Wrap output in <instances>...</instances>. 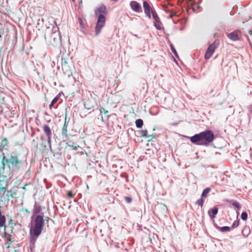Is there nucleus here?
Returning <instances> with one entry per match:
<instances>
[{"instance_id":"f257e3e1","label":"nucleus","mask_w":252,"mask_h":252,"mask_svg":"<svg viewBox=\"0 0 252 252\" xmlns=\"http://www.w3.org/2000/svg\"><path fill=\"white\" fill-rule=\"evenodd\" d=\"M44 225V220L42 216L38 215L36 216L33 221V226L30 230V248L33 252L35 248V244L37 238L40 235Z\"/></svg>"},{"instance_id":"f03ea898","label":"nucleus","mask_w":252,"mask_h":252,"mask_svg":"<svg viewBox=\"0 0 252 252\" xmlns=\"http://www.w3.org/2000/svg\"><path fill=\"white\" fill-rule=\"evenodd\" d=\"M215 135L211 130H206L190 137V141L197 145L208 146L215 139Z\"/></svg>"},{"instance_id":"7ed1b4c3","label":"nucleus","mask_w":252,"mask_h":252,"mask_svg":"<svg viewBox=\"0 0 252 252\" xmlns=\"http://www.w3.org/2000/svg\"><path fill=\"white\" fill-rule=\"evenodd\" d=\"M106 14V7L104 5H100L95 11V14L97 17V21L95 28V36L98 35L101 29L104 26L106 21L105 15Z\"/></svg>"},{"instance_id":"20e7f679","label":"nucleus","mask_w":252,"mask_h":252,"mask_svg":"<svg viewBox=\"0 0 252 252\" xmlns=\"http://www.w3.org/2000/svg\"><path fill=\"white\" fill-rule=\"evenodd\" d=\"M9 163L11 165L12 168L19 169L21 164V161L19 160L17 157L15 156H11L9 159H7L3 154V158L1 161L2 164V168H5L6 163Z\"/></svg>"},{"instance_id":"39448f33","label":"nucleus","mask_w":252,"mask_h":252,"mask_svg":"<svg viewBox=\"0 0 252 252\" xmlns=\"http://www.w3.org/2000/svg\"><path fill=\"white\" fill-rule=\"evenodd\" d=\"M50 42L54 45H56L60 42L61 38L58 27H53L52 32L50 36Z\"/></svg>"},{"instance_id":"423d86ee","label":"nucleus","mask_w":252,"mask_h":252,"mask_svg":"<svg viewBox=\"0 0 252 252\" xmlns=\"http://www.w3.org/2000/svg\"><path fill=\"white\" fill-rule=\"evenodd\" d=\"M219 44L218 40H215L212 44H210L208 47L205 54V59H209L214 53L215 49L218 47Z\"/></svg>"},{"instance_id":"0eeeda50","label":"nucleus","mask_w":252,"mask_h":252,"mask_svg":"<svg viewBox=\"0 0 252 252\" xmlns=\"http://www.w3.org/2000/svg\"><path fill=\"white\" fill-rule=\"evenodd\" d=\"M143 7L146 16L149 19H151V14H152V11H156V10L152 8L149 3L147 1H143Z\"/></svg>"},{"instance_id":"6e6552de","label":"nucleus","mask_w":252,"mask_h":252,"mask_svg":"<svg viewBox=\"0 0 252 252\" xmlns=\"http://www.w3.org/2000/svg\"><path fill=\"white\" fill-rule=\"evenodd\" d=\"M152 16L154 19V23L156 28L158 30H161L162 29V23L156 11H152Z\"/></svg>"},{"instance_id":"1a4fd4ad","label":"nucleus","mask_w":252,"mask_h":252,"mask_svg":"<svg viewBox=\"0 0 252 252\" xmlns=\"http://www.w3.org/2000/svg\"><path fill=\"white\" fill-rule=\"evenodd\" d=\"M241 32L238 30L235 31L233 32L227 34V37L230 40L236 41L240 40V34Z\"/></svg>"},{"instance_id":"9d476101","label":"nucleus","mask_w":252,"mask_h":252,"mask_svg":"<svg viewBox=\"0 0 252 252\" xmlns=\"http://www.w3.org/2000/svg\"><path fill=\"white\" fill-rule=\"evenodd\" d=\"M129 5L131 9L137 13H141L142 12V7L139 3L133 0L130 2Z\"/></svg>"},{"instance_id":"9b49d317","label":"nucleus","mask_w":252,"mask_h":252,"mask_svg":"<svg viewBox=\"0 0 252 252\" xmlns=\"http://www.w3.org/2000/svg\"><path fill=\"white\" fill-rule=\"evenodd\" d=\"M41 211L40 205L36 202H35L33 209V216L39 213Z\"/></svg>"},{"instance_id":"f8f14e48","label":"nucleus","mask_w":252,"mask_h":252,"mask_svg":"<svg viewBox=\"0 0 252 252\" xmlns=\"http://www.w3.org/2000/svg\"><path fill=\"white\" fill-rule=\"evenodd\" d=\"M218 212V209L217 207H215L213 209H210L208 211V215L212 219H214Z\"/></svg>"},{"instance_id":"ddd939ff","label":"nucleus","mask_w":252,"mask_h":252,"mask_svg":"<svg viewBox=\"0 0 252 252\" xmlns=\"http://www.w3.org/2000/svg\"><path fill=\"white\" fill-rule=\"evenodd\" d=\"M214 225L217 229L220 230L222 232H229L230 230V228L229 226L220 227L216 223H215Z\"/></svg>"},{"instance_id":"4468645a","label":"nucleus","mask_w":252,"mask_h":252,"mask_svg":"<svg viewBox=\"0 0 252 252\" xmlns=\"http://www.w3.org/2000/svg\"><path fill=\"white\" fill-rule=\"evenodd\" d=\"M43 129L46 136L52 135L51 130L48 125H44L43 126Z\"/></svg>"},{"instance_id":"2eb2a0df","label":"nucleus","mask_w":252,"mask_h":252,"mask_svg":"<svg viewBox=\"0 0 252 252\" xmlns=\"http://www.w3.org/2000/svg\"><path fill=\"white\" fill-rule=\"evenodd\" d=\"M211 190V189L210 188H207L206 189H204L201 194V197L206 198L207 197L208 194L210 192Z\"/></svg>"},{"instance_id":"dca6fc26","label":"nucleus","mask_w":252,"mask_h":252,"mask_svg":"<svg viewBox=\"0 0 252 252\" xmlns=\"http://www.w3.org/2000/svg\"><path fill=\"white\" fill-rule=\"evenodd\" d=\"M229 202L231 203L232 205L237 208L239 209L241 208V205L238 202L234 200H229Z\"/></svg>"},{"instance_id":"f3484780","label":"nucleus","mask_w":252,"mask_h":252,"mask_svg":"<svg viewBox=\"0 0 252 252\" xmlns=\"http://www.w3.org/2000/svg\"><path fill=\"white\" fill-rule=\"evenodd\" d=\"M135 124L137 127L141 128L143 125V120L140 119H137V120H136Z\"/></svg>"},{"instance_id":"a211bd4d","label":"nucleus","mask_w":252,"mask_h":252,"mask_svg":"<svg viewBox=\"0 0 252 252\" xmlns=\"http://www.w3.org/2000/svg\"><path fill=\"white\" fill-rule=\"evenodd\" d=\"M59 96L58 95L54 97V98L52 100V101H51V103H50V104L49 105V108L50 109H51L52 108V107L53 106L54 104L57 102V101L59 100Z\"/></svg>"},{"instance_id":"6ab92c4d","label":"nucleus","mask_w":252,"mask_h":252,"mask_svg":"<svg viewBox=\"0 0 252 252\" xmlns=\"http://www.w3.org/2000/svg\"><path fill=\"white\" fill-rule=\"evenodd\" d=\"M204 200L203 198H201L197 200L196 202V204L198 205L199 206H202L204 203Z\"/></svg>"},{"instance_id":"aec40b11","label":"nucleus","mask_w":252,"mask_h":252,"mask_svg":"<svg viewBox=\"0 0 252 252\" xmlns=\"http://www.w3.org/2000/svg\"><path fill=\"white\" fill-rule=\"evenodd\" d=\"M67 124L66 123V122H65L63 127V130H62L63 134L64 135H66V133L67 131Z\"/></svg>"},{"instance_id":"412c9836","label":"nucleus","mask_w":252,"mask_h":252,"mask_svg":"<svg viewBox=\"0 0 252 252\" xmlns=\"http://www.w3.org/2000/svg\"><path fill=\"white\" fill-rule=\"evenodd\" d=\"M247 218H248L247 213L245 212H242V213L241 214V219L243 220H247Z\"/></svg>"},{"instance_id":"4be33fe9","label":"nucleus","mask_w":252,"mask_h":252,"mask_svg":"<svg viewBox=\"0 0 252 252\" xmlns=\"http://www.w3.org/2000/svg\"><path fill=\"white\" fill-rule=\"evenodd\" d=\"M170 46H171V51L173 53L174 55L176 57H178V53H177L175 47H174V46L172 44H171Z\"/></svg>"},{"instance_id":"5701e85b","label":"nucleus","mask_w":252,"mask_h":252,"mask_svg":"<svg viewBox=\"0 0 252 252\" xmlns=\"http://www.w3.org/2000/svg\"><path fill=\"white\" fill-rule=\"evenodd\" d=\"M141 135L145 137H148V131L147 130H141Z\"/></svg>"},{"instance_id":"b1692460","label":"nucleus","mask_w":252,"mask_h":252,"mask_svg":"<svg viewBox=\"0 0 252 252\" xmlns=\"http://www.w3.org/2000/svg\"><path fill=\"white\" fill-rule=\"evenodd\" d=\"M78 21H79V25H80V27L82 28V29H84L85 28L84 27V24H83V20L80 18H78Z\"/></svg>"},{"instance_id":"393cba45","label":"nucleus","mask_w":252,"mask_h":252,"mask_svg":"<svg viewBox=\"0 0 252 252\" xmlns=\"http://www.w3.org/2000/svg\"><path fill=\"white\" fill-rule=\"evenodd\" d=\"M239 225V221L235 220V221L233 222V223H232V227L233 228H235V227H237Z\"/></svg>"},{"instance_id":"a878e982","label":"nucleus","mask_w":252,"mask_h":252,"mask_svg":"<svg viewBox=\"0 0 252 252\" xmlns=\"http://www.w3.org/2000/svg\"><path fill=\"white\" fill-rule=\"evenodd\" d=\"M51 136L52 135L47 136L48 143L50 147H51Z\"/></svg>"},{"instance_id":"bb28decb","label":"nucleus","mask_w":252,"mask_h":252,"mask_svg":"<svg viewBox=\"0 0 252 252\" xmlns=\"http://www.w3.org/2000/svg\"><path fill=\"white\" fill-rule=\"evenodd\" d=\"M199 8V4H194L193 6L192 9L193 11H195L197 9H198Z\"/></svg>"},{"instance_id":"cd10ccee","label":"nucleus","mask_w":252,"mask_h":252,"mask_svg":"<svg viewBox=\"0 0 252 252\" xmlns=\"http://www.w3.org/2000/svg\"><path fill=\"white\" fill-rule=\"evenodd\" d=\"M158 207L159 208H160L161 209H162L164 212H166V207L165 205H164V204H160Z\"/></svg>"},{"instance_id":"c85d7f7f","label":"nucleus","mask_w":252,"mask_h":252,"mask_svg":"<svg viewBox=\"0 0 252 252\" xmlns=\"http://www.w3.org/2000/svg\"><path fill=\"white\" fill-rule=\"evenodd\" d=\"M125 201L127 202V203H130L131 202V198L129 197H128V196H126L125 197Z\"/></svg>"},{"instance_id":"c756f323","label":"nucleus","mask_w":252,"mask_h":252,"mask_svg":"<svg viewBox=\"0 0 252 252\" xmlns=\"http://www.w3.org/2000/svg\"><path fill=\"white\" fill-rule=\"evenodd\" d=\"M100 112L101 114L102 113H104V114H106L108 113V111L107 110H106L104 108H101L100 109Z\"/></svg>"},{"instance_id":"7c9ffc66","label":"nucleus","mask_w":252,"mask_h":252,"mask_svg":"<svg viewBox=\"0 0 252 252\" xmlns=\"http://www.w3.org/2000/svg\"><path fill=\"white\" fill-rule=\"evenodd\" d=\"M67 195L68 197L70 198L73 197L74 196V195L73 194L72 192L71 191H68Z\"/></svg>"},{"instance_id":"2f4dec72","label":"nucleus","mask_w":252,"mask_h":252,"mask_svg":"<svg viewBox=\"0 0 252 252\" xmlns=\"http://www.w3.org/2000/svg\"><path fill=\"white\" fill-rule=\"evenodd\" d=\"M176 15V13L175 12H172L171 13H170V15L169 16V17L172 18L174 16H175Z\"/></svg>"},{"instance_id":"473e14b6","label":"nucleus","mask_w":252,"mask_h":252,"mask_svg":"<svg viewBox=\"0 0 252 252\" xmlns=\"http://www.w3.org/2000/svg\"><path fill=\"white\" fill-rule=\"evenodd\" d=\"M249 110L250 112L252 114V105L249 107Z\"/></svg>"},{"instance_id":"72a5a7b5","label":"nucleus","mask_w":252,"mask_h":252,"mask_svg":"<svg viewBox=\"0 0 252 252\" xmlns=\"http://www.w3.org/2000/svg\"><path fill=\"white\" fill-rule=\"evenodd\" d=\"M7 240L8 241H11V238H10V236H9V237H8L7 238Z\"/></svg>"},{"instance_id":"f704fd0d","label":"nucleus","mask_w":252,"mask_h":252,"mask_svg":"<svg viewBox=\"0 0 252 252\" xmlns=\"http://www.w3.org/2000/svg\"><path fill=\"white\" fill-rule=\"evenodd\" d=\"M150 113H151L152 115H156V114H157V113H155V114L153 113V112H152V110H150Z\"/></svg>"},{"instance_id":"c9c22d12","label":"nucleus","mask_w":252,"mask_h":252,"mask_svg":"<svg viewBox=\"0 0 252 252\" xmlns=\"http://www.w3.org/2000/svg\"><path fill=\"white\" fill-rule=\"evenodd\" d=\"M249 33L250 34V35H252V31H249Z\"/></svg>"},{"instance_id":"e433bc0d","label":"nucleus","mask_w":252,"mask_h":252,"mask_svg":"<svg viewBox=\"0 0 252 252\" xmlns=\"http://www.w3.org/2000/svg\"><path fill=\"white\" fill-rule=\"evenodd\" d=\"M112 1H118V0H111Z\"/></svg>"},{"instance_id":"4c0bfd02","label":"nucleus","mask_w":252,"mask_h":252,"mask_svg":"<svg viewBox=\"0 0 252 252\" xmlns=\"http://www.w3.org/2000/svg\"><path fill=\"white\" fill-rule=\"evenodd\" d=\"M193 0H189V1H192Z\"/></svg>"},{"instance_id":"58836bf2","label":"nucleus","mask_w":252,"mask_h":252,"mask_svg":"<svg viewBox=\"0 0 252 252\" xmlns=\"http://www.w3.org/2000/svg\"><path fill=\"white\" fill-rule=\"evenodd\" d=\"M73 1H74L75 0H72Z\"/></svg>"}]
</instances>
